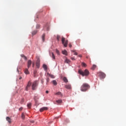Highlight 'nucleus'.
<instances>
[{
    "instance_id": "nucleus-1",
    "label": "nucleus",
    "mask_w": 126,
    "mask_h": 126,
    "mask_svg": "<svg viewBox=\"0 0 126 126\" xmlns=\"http://www.w3.org/2000/svg\"><path fill=\"white\" fill-rule=\"evenodd\" d=\"M78 73L79 74L82 75L83 76H88L90 73L87 69H86L84 71H83L81 69H79L78 70Z\"/></svg>"
},
{
    "instance_id": "nucleus-2",
    "label": "nucleus",
    "mask_w": 126,
    "mask_h": 126,
    "mask_svg": "<svg viewBox=\"0 0 126 126\" xmlns=\"http://www.w3.org/2000/svg\"><path fill=\"white\" fill-rule=\"evenodd\" d=\"M90 88V86L88 85V84L84 83L83 85L81 87V91L83 92H85V91H87L88 89Z\"/></svg>"
},
{
    "instance_id": "nucleus-3",
    "label": "nucleus",
    "mask_w": 126,
    "mask_h": 126,
    "mask_svg": "<svg viewBox=\"0 0 126 126\" xmlns=\"http://www.w3.org/2000/svg\"><path fill=\"white\" fill-rule=\"evenodd\" d=\"M39 84V81H34L32 84V90H36V88H37V86H38V85Z\"/></svg>"
},
{
    "instance_id": "nucleus-4",
    "label": "nucleus",
    "mask_w": 126,
    "mask_h": 126,
    "mask_svg": "<svg viewBox=\"0 0 126 126\" xmlns=\"http://www.w3.org/2000/svg\"><path fill=\"white\" fill-rule=\"evenodd\" d=\"M62 44L63 45L64 47L66 48V47H67V44L68 43V40H65V38L62 37Z\"/></svg>"
},
{
    "instance_id": "nucleus-5",
    "label": "nucleus",
    "mask_w": 126,
    "mask_h": 126,
    "mask_svg": "<svg viewBox=\"0 0 126 126\" xmlns=\"http://www.w3.org/2000/svg\"><path fill=\"white\" fill-rule=\"evenodd\" d=\"M98 74L100 78H105L106 77V74L103 72H99Z\"/></svg>"
},
{
    "instance_id": "nucleus-6",
    "label": "nucleus",
    "mask_w": 126,
    "mask_h": 126,
    "mask_svg": "<svg viewBox=\"0 0 126 126\" xmlns=\"http://www.w3.org/2000/svg\"><path fill=\"white\" fill-rule=\"evenodd\" d=\"M31 84H32L31 82L29 81L25 89V90L26 91H28V90H29V88H30V86H31Z\"/></svg>"
},
{
    "instance_id": "nucleus-7",
    "label": "nucleus",
    "mask_w": 126,
    "mask_h": 126,
    "mask_svg": "<svg viewBox=\"0 0 126 126\" xmlns=\"http://www.w3.org/2000/svg\"><path fill=\"white\" fill-rule=\"evenodd\" d=\"M48 109L49 108H48V107H43L40 108L39 111L41 113H42V112H44V111H48Z\"/></svg>"
},
{
    "instance_id": "nucleus-8",
    "label": "nucleus",
    "mask_w": 126,
    "mask_h": 126,
    "mask_svg": "<svg viewBox=\"0 0 126 126\" xmlns=\"http://www.w3.org/2000/svg\"><path fill=\"white\" fill-rule=\"evenodd\" d=\"M36 67L39 68L40 67V59H37L36 63Z\"/></svg>"
},
{
    "instance_id": "nucleus-9",
    "label": "nucleus",
    "mask_w": 126,
    "mask_h": 126,
    "mask_svg": "<svg viewBox=\"0 0 126 126\" xmlns=\"http://www.w3.org/2000/svg\"><path fill=\"white\" fill-rule=\"evenodd\" d=\"M44 30H46L47 31H49L50 30V27L49 25H46L44 28H43Z\"/></svg>"
},
{
    "instance_id": "nucleus-10",
    "label": "nucleus",
    "mask_w": 126,
    "mask_h": 126,
    "mask_svg": "<svg viewBox=\"0 0 126 126\" xmlns=\"http://www.w3.org/2000/svg\"><path fill=\"white\" fill-rule=\"evenodd\" d=\"M31 64H32V61L31 60H29L28 62V67L29 68L31 66Z\"/></svg>"
},
{
    "instance_id": "nucleus-11",
    "label": "nucleus",
    "mask_w": 126,
    "mask_h": 126,
    "mask_svg": "<svg viewBox=\"0 0 126 126\" xmlns=\"http://www.w3.org/2000/svg\"><path fill=\"white\" fill-rule=\"evenodd\" d=\"M50 56L51 58H52L53 60H56V56H55V54H54V53L52 52L50 54Z\"/></svg>"
},
{
    "instance_id": "nucleus-12",
    "label": "nucleus",
    "mask_w": 126,
    "mask_h": 126,
    "mask_svg": "<svg viewBox=\"0 0 126 126\" xmlns=\"http://www.w3.org/2000/svg\"><path fill=\"white\" fill-rule=\"evenodd\" d=\"M65 88H66V89H71V85H66L65 86Z\"/></svg>"
},
{
    "instance_id": "nucleus-13",
    "label": "nucleus",
    "mask_w": 126,
    "mask_h": 126,
    "mask_svg": "<svg viewBox=\"0 0 126 126\" xmlns=\"http://www.w3.org/2000/svg\"><path fill=\"white\" fill-rule=\"evenodd\" d=\"M6 120L7 121L9 124H11V119H10V118L7 117Z\"/></svg>"
},
{
    "instance_id": "nucleus-14",
    "label": "nucleus",
    "mask_w": 126,
    "mask_h": 126,
    "mask_svg": "<svg viewBox=\"0 0 126 126\" xmlns=\"http://www.w3.org/2000/svg\"><path fill=\"white\" fill-rule=\"evenodd\" d=\"M64 63H70V60L69 59H68L67 58H66L64 61Z\"/></svg>"
},
{
    "instance_id": "nucleus-15",
    "label": "nucleus",
    "mask_w": 126,
    "mask_h": 126,
    "mask_svg": "<svg viewBox=\"0 0 126 126\" xmlns=\"http://www.w3.org/2000/svg\"><path fill=\"white\" fill-rule=\"evenodd\" d=\"M63 80L64 82H65V83H67V82H68V80H67V78H66L65 77H64L63 78Z\"/></svg>"
},
{
    "instance_id": "nucleus-16",
    "label": "nucleus",
    "mask_w": 126,
    "mask_h": 126,
    "mask_svg": "<svg viewBox=\"0 0 126 126\" xmlns=\"http://www.w3.org/2000/svg\"><path fill=\"white\" fill-rule=\"evenodd\" d=\"M62 54H63V55H65V56H67V51H66V50L63 51Z\"/></svg>"
},
{
    "instance_id": "nucleus-17",
    "label": "nucleus",
    "mask_w": 126,
    "mask_h": 126,
    "mask_svg": "<svg viewBox=\"0 0 126 126\" xmlns=\"http://www.w3.org/2000/svg\"><path fill=\"white\" fill-rule=\"evenodd\" d=\"M24 72L25 74H29V71L28 70V69L26 68L24 70Z\"/></svg>"
},
{
    "instance_id": "nucleus-18",
    "label": "nucleus",
    "mask_w": 126,
    "mask_h": 126,
    "mask_svg": "<svg viewBox=\"0 0 126 126\" xmlns=\"http://www.w3.org/2000/svg\"><path fill=\"white\" fill-rule=\"evenodd\" d=\"M32 106V103H29L27 104V107L29 108V109H31V107Z\"/></svg>"
},
{
    "instance_id": "nucleus-19",
    "label": "nucleus",
    "mask_w": 126,
    "mask_h": 126,
    "mask_svg": "<svg viewBox=\"0 0 126 126\" xmlns=\"http://www.w3.org/2000/svg\"><path fill=\"white\" fill-rule=\"evenodd\" d=\"M47 75H49V76H50V77H51V78H55V76L54 75L50 74L49 73H48Z\"/></svg>"
},
{
    "instance_id": "nucleus-20",
    "label": "nucleus",
    "mask_w": 126,
    "mask_h": 126,
    "mask_svg": "<svg viewBox=\"0 0 126 126\" xmlns=\"http://www.w3.org/2000/svg\"><path fill=\"white\" fill-rule=\"evenodd\" d=\"M21 57L22 58H23L24 59V60H25L26 61L27 60V57H26V56H25V55H24V54H22L21 55Z\"/></svg>"
},
{
    "instance_id": "nucleus-21",
    "label": "nucleus",
    "mask_w": 126,
    "mask_h": 126,
    "mask_svg": "<svg viewBox=\"0 0 126 126\" xmlns=\"http://www.w3.org/2000/svg\"><path fill=\"white\" fill-rule=\"evenodd\" d=\"M43 67L44 68L45 70H47L48 69V67L47 66V65L44 64L43 65Z\"/></svg>"
},
{
    "instance_id": "nucleus-22",
    "label": "nucleus",
    "mask_w": 126,
    "mask_h": 126,
    "mask_svg": "<svg viewBox=\"0 0 126 126\" xmlns=\"http://www.w3.org/2000/svg\"><path fill=\"white\" fill-rule=\"evenodd\" d=\"M37 32H38L37 31H34L32 32V36H34V35H36L37 34Z\"/></svg>"
},
{
    "instance_id": "nucleus-23",
    "label": "nucleus",
    "mask_w": 126,
    "mask_h": 126,
    "mask_svg": "<svg viewBox=\"0 0 126 126\" xmlns=\"http://www.w3.org/2000/svg\"><path fill=\"white\" fill-rule=\"evenodd\" d=\"M45 33H44V34L42 35V39L43 42H45Z\"/></svg>"
},
{
    "instance_id": "nucleus-24",
    "label": "nucleus",
    "mask_w": 126,
    "mask_h": 126,
    "mask_svg": "<svg viewBox=\"0 0 126 126\" xmlns=\"http://www.w3.org/2000/svg\"><path fill=\"white\" fill-rule=\"evenodd\" d=\"M53 84H54V85H55L56 86V85H57L58 84V83L57 82L56 80H53L52 81Z\"/></svg>"
},
{
    "instance_id": "nucleus-25",
    "label": "nucleus",
    "mask_w": 126,
    "mask_h": 126,
    "mask_svg": "<svg viewBox=\"0 0 126 126\" xmlns=\"http://www.w3.org/2000/svg\"><path fill=\"white\" fill-rule=\"evenodd\" d=\"M21 118L23 119V120L25 119V115H24V113H22Z\"/></svg>"
},
{
    "instance_id": "nucleus-26",
    "label": "nucleus",
    "mask_w": 126,
    "mask_h": 126,
    "mask_svg": "<svg viewBox=\"0 0 126 126\" xmlns=\"http://www.w3.org/2000/svg\"><path fill=\"white\" fill-rule=\"evenodd\" d=\"M97 67V66L95 64H94L92 67V69L94 70Z\"/></svg>"
},
{
    "instance_id": "nucleus-27",
    "label": "nucleus",
    "mask_w": 126,
    "mask_h": 126,
    "mask_svg": "<svg viewBox=\"0 0 126 126\" xmlns=\"http://www.w3.org/2000/svg\"><path fill=\"white\" fill-rule=\"evenodd\" d=\"M57 103H58V104H61V103H62L63 100L62 99H59L58 100H56Z\"/></svg>"
},
{
    "instance_id": "nucleus-28",
    "label": "nucleus",
    "mask_w": 126,
    "mask_h": 126,
    "mask_svg": "<svg viewBox=\"0 0 126 126\" xmlns=\"http://www.w3.org/2000/svg\"><path fill=\"white\" fill-rule=\"evenodd\" d=\"M82 66H84V67H86V63H82Z\"/></svg>"
},
{
    "instance_id": "nucleus-29",
    "label": "nucleus",
    "mask_w": 126,
    "mask_h": 126,
    "mask_svg": "<svg viewBox=\"0 0 126 126\" xmlns=\"http://www.w3.org/2000/svg\"><path fill=\"white\" fill-rule=\"evenodd\" d=\"M55 95H60L62 96V93L59 92H58V93H56L55 94Z\"/></svg>"
},
{
    "instance_id": "nucleus-30",
    "label": "nucleus",
    "mask_w": 126,
    "mask_h": 126,
    "mask_svg": "<svg viewBox=\"0 0 126 126\" xmlns=\"http://www.w3.org/2000/svg\"><path fill=\"white\" fill-rule=\"evenodd\" d=\"M60 38H61V36L58 35L57 36V39L58 41H60Z\"/></svg>"
},
{
    "instance_id": "nucleus-31",
    "label": "nucleus",
    "mask_w": 126,
    "mask_h": 126,
    "mask_svg": "<svg viewBox=\"0 0 126 126\" xmlns=\"http://www.w3.org/2000/svg\"><path fill=\"white\" fill-rule=\"evenodd\" d=\"M46 81H47L46 84L48 85V83L50 82V78H47Z\"/></svg>"
},
{
    "instance_id": "nucleus-32",
    "label": "nucleus",
    "mask_w": 126,
    "mask_h": 126,
    "mask_svg": "<svg viewBox=\"0 0 126 126\" xmlns=\"http://www.w3.org/2000/svg\"><path fill=\"white\" fill-rule=\"evenodd\" d=\"M56 53L57 54V55H60V51H59L58 49H56Z\"/></svg>"
},
{
    "instance_id": "nucleus-33",
    "label": "nucleus",
    "mask_w": 126,
    "mask_h": 126,
    "mask_svg": "<svg viewBox=\"0 0 126 126\" xmlns=\"http://www.w3.org/2000/svg\"><path fill=\"white\" fill-rule=\"evenodd\" d=\"M24 102V98H22L21 100V104H22Z\"/></svg>"
},
{
    "instance_id": "nucleus-34",
    "label": "nucleus",
    "mask_w": 126,
    "mask_h": 126,
    "mask_svg": "<svg viewBox=\"0 0 126 126\" xmlns=\"http://www.w3.org/2000/svg\"><path fill=\"white\" fill-rule=\"evenodd\" d=\"M36 28H37V29H39V28H40V25H37Z\"/></svg>"
},
{
    "instance_id": "nucleus-35",
    "label": "nucleus",
    "mask_w": 126,
    "mask_h": 126,
    "mask_svg": "<svg viewBox=\"0 0 126 126\" xmlns=\"http://www.w3.org/2000/svg\"><path fill=\"white\" fill-rule=\"evenodd\" d=\"M70 59L72 61H75V58H74V57H71Z\"/></svg>"
},
{
    "instance_id": "nucleus-36",
    "label": "nucleus",
    "mask_w": 126,
    "mask_h": 126,
    "mask_svg": "<svg viewBox=\"0 0 126 126\" xmlns=\"http://www.w3.org/2000/svg\"><path fill=\"white\" fill-rule=\"evenodd\" d=\"M74 55L75 56H77L78 54H77V53L76 52V51H75V52H74Z\"/></svg>"
},
{
    "instance_id": "nucleus-37",
    "label": "nucleus",
    "mask_w": 126,
    "mask_h": 126,
    "mask_svg": "<svg viewBox=\"0 0 126 126\" xmlns=\"http://www.w3.org/2000/svg\"><path fill=\"white\" fill-rule=\"evenodd\" d=\"M37 74V70H34L33 72V74Z\"/></svg>"
},
{
    "instance_id": "nucleus-38",
    "label": "nucleus",
    "mask_w": 126,
    "mask_h": 126,
    "mask_svg": "<svg viewBox=\"0 0 126 126\" xmlns=\"http://www.w3.org/2000/svg\"><path fill=\"white\" fill-rule=\"evenodd\" d=\"M69 48H71V47H72V45H71V43H69Z\"/></svg>"
},
{
    "instance_id": "nucleus-39",
    "label": "nucleus",
    "mask_w": 126,
    "mask_h": 126,
    "mask_svg": "<svg viewBox=\"0 0 126 126\" xmlns=\"http://www.w3.org/2000/svg\"><path fill=\"white\" fill-rule=\"evenodd\" d=\"M22 110H23V108H22V107H20V108L19 109V111H21Z\"/></svg>"
},
{
    "instance_id": "nucleus-40",
    "label": "nucleus",
    "mask_w": 126,
    "mask_h": 126,
    "mask_svg": "<svg viewBox=\"0 0 126 126\" xmlns=\"http://www.w3.org/2000/svg\"><path fill=\"white\" fill-rule=\"evenodd\" d=\"M71 53H74L76 51V50H71Z\"/></svg>"
},
{
    "instance_id": "nucleus-41",
    "label": "nucleus",
    "mask_w": 126,
    "mask_h": 126,
    "mask_svg": "<svg viewBox=\"0 0 126 126\" xmlns=\"http://www.w3.org/2000/svg\"><path fill=\"white\" fill-rule=\"evenodd\" d=\"M41 83L42 84H44V79L41 80Z\"/></svg>"
},
{
    "instance_id": "nucleus-42",
    "label": "nucleus",
    "mask_w": 126,
    "mask_h": 126,
    "mask_svg": "<svg viewBox=\"0 0 126 126\" xmlns=\"http://www.w3.org/2000/svg\"><path fill=\"white\" fill-rule=\"evenodd\" d=\"M31 123H32V124H34V121H31Z\"/></svg>"
},
{
    "instance_id": "nucleus-43",
    "label": "nucleus",
    "mask_w": 126,
    "mask_h": 126,
    "mask_svg": "<svg viewBox=\"0 0 126 126\" xmlns=\"http://www.w3.org/2000/svg\"><path fill=\"white\" fill-rule=\"evenodd\" d=\"M78 57H79V58H81V57H82V55H79L78 56Z\"/></svg>"
},
{
    "instance_id": "nucleus-44",
    "label": "nucleus",
    "mask_w": 126,
    "mask_h": 126,
    "mask_svg": "<svg viewBox=\"0 0 126 126\" xmlns=\"http://www.w3.org/2000/svg\"><path fill=\"white\" fill-rule=\"evenodd\" d=\"M46 94H48L49 93V91H46Z\"/></svg>"
},
{
    "instance_id": "nucleus-45",
    "label": "nucleus",
    "mask_w": 126,
    "mask_h": 126,
    "mask_svg": "<svg viewBox=\"0 0 126 126\" xmlns=\"http://www.w3.org/2000/svg\"><path fill=\"white\" fill-rule=\"evenodd\" d=\"M19 79H22V77H20L19 78Z\"/></svg>"
},
{
    "instance_id": "nucleus-46",
    "label": "nucleus",
    "mask_w": 126,
    "mask_h": 126,
    "mask_svg": "<svg viewBox=\"0 0 126 126\" xmlns=\"http://www.w3.org/2000/svg\"><path fill=\"white\" fill-rule=\"evenodd\" d=\"M33 76L34 77H36V74H34Z\"/></svg>"
},
{
    "instance_id": "nucleus-47",
    "label": "nucleus",
    "mask_w": 126,
    "mask_h": 126,
    "mask_svg": "<svg viewBox=\"0 0 126 126\" xmlns=\"http://www.w3.org/2000/svg\"><path fill=\"white\" fill-rule=\"evenodd\" d=\"M34 63H32V67H34Z\"/></svg>"
},
{
    "instance_id": "nucleus-48",
    "label": "nucleus",
    "mask_w": 126,
    "mask_h": 126,
    "mask_svg": "<svg viewBox=\"0 0 126 126\" xmlns=\"http://www.w3.org/2000/svg\"><path fill=\"white\" fill-rule=\"evenodd\" d=\"M34 100L35 102H37V100H36V99H35V98H34Z\"/></svg>"
}]
</instances>
